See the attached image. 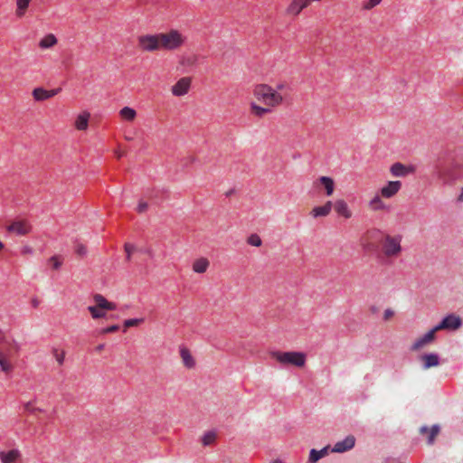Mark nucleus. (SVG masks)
<instances>
[{
  "label": "nucleus",
  "mask_w": 463,
  "mask_h": 463,
  "mask_svg": "<svg viewBox=\"0 0 463 463\" xmlns=\"http://www.w3.org/2000/svg\"><path fill=\"white\" fill-rule=\"evenodd\" d=\"M20 344L0 330V372L9 376L14 371L20 356Z\"/></svg>",
  "instance_id": "nucleus-1"
},
{
  "label": "nucleus",
  "mask_w": 463,
  "mask_h": 463,
  "mask_svg": "<svg viewBox=\"0 0 463 463\" xmlns=\"http://www.w3.org/2000/svg\"><path fill=\"white\" fill-rule=\"evenodd\" d=\"M287 87L288 84L285 81L279 82L275 87L267 83H259L254 86L252 93L259 102L274 109L283 104L285 100L283 91Z\"/></svg>",
  "instance_id": "nucleus-2"
},
{
  "label": "nucleus",
  "mask_w": 463,
  "mask_h": 463,
  "mask_svg": "<svg viewBox=\"0 0 463 463\" xmlns=\"http://www.w3.org/2000/svg\"><path fill=\"white\" fill-rule=\"evenodd\" d=\"M161 52L181 50L187 43V36L179 29L170 28L159 33Z\"/></svg>",
  "instance_id": "nucleus-3"
},
{
  "label": "nucleus",
  "mask_w": 463,
  "mask_h": 463,
  "mask_svg": "<svg viewBox=\"0 0 463 463\" xmlns=\"http://www.w3.org/2000/svg\"><path fill=\"white\" fill-rule=\"evenodd\" d=\"M402 236L401 234L384 233L380 241V252L386 260L398 259L402 253Z\"/></svg>",
  "instance_id": "nucleus-4"
},
{
  "label": "nucleus",
  "mask_w": 463,
  "mask_h": 463,
  "mask_svg": "<svg viewBox=\"0 0 463 463\" xmlns=\"http://www.w3.org/2000/svg\"><path fill=\"white\" fill-rule=\"evenodd\" d=\"M270 356L284 366L292 365L295 367H303L307 362V354L298 351H272L270 352Z\"/></svg>",
  "instance_id": "nucleus-5"
},
{
  "label": "nucleus",
  "mask_w": 463,
  "mask_h": 463,
  "mask_svg": "<svg viewBox=\"0 0 463 463\" xmlns=\"http://www.w3.org/2000/svg\"><path fill=\"white\" fill-rule=\"evenodd\" d=\"M93 300L95 305L88 307V310L93 319L103 318L106 316V311L115 310L117 308L115 303L109 302L101 294H95Z\"/></svg>",
  "instance_id": "nucleus-6"
},
{
  "label": "nucleus",
  "mask_w": 463,
  "mask_h": 463,
  "mask_svg": "<svg viewBox=\"0 0 463 463\" xmlns=\"http://www.w3.org/2000/svg\"><path fill=\"white\" fill-rule=\"evenodd\" d=\"M137 47L143 52H161L159 33H144L137 38Z\"/></svg>",
  "instance_id": "nucleus-7"
},
{
  "label": "nucleus",
  "mask_w": 463,
  "mask_h": 463,
  "mask_svg": "<svg viewBox=\"0 0 463 463\" xmlns=\"http://www.w3.org/2000/svg\"><path fill=\"white\" fill-rule=\"evenodd\" d=\"M8 232L14 233L19 236H24L31 232L32 226L27 220L18 219L12 222L7 227Z\"/></svg>",
  "instance_id": "nucleus-8"
},
{
  "label": "nucleus",
  "mask_w": 463,
  "mask_h": 463,
  "mask_svg": "<svg viewBox=\"0 0 463 463\" xmlns=\"http://www.w3.org/2000/svg\"><path fill=\"white\" fill-rule=\"evenodd\" d=\"M461 326V319L456 315H449L442 321L434 326V331L439 330H456Z\"/></svg>",
  "instance_id": "nucleus-9"
},
{
  "label": "nucleus",
  "mask_w": 463,
  "mask_h": 463,
  "mask_svg": "<svg viewBox=\"0 0 463 463\" xmlns=\"http://www.w3.org/2000/svg\"><path fill=\"white\" fill-rule=\"evenodd\" d=\"M416 167L412 165H404L400 162L394 163L390 167V173L393 177H406L414 174Z\"/></svg>",
  "instance_id": "nucleus-10"
},
{
  "label": "nucleus",
  "mask_w": 463,
  "mask_h": 463,
  "mask_svg": "<svg viewBox=\"0 0 463 463\" xmlns=\"http://www.w3.org/2000/svg\"><path fill=\"white\" fill-rule=\"evenodd\" d=\"M402 184L401 181H388L381 189L379 194L385 199L394 197L402 189Z\"/></svg>",
  "instance_id": "nucleus-11"
},
{
  "label": "nucleus",
  "mask_w": 463,
  "mask_h": 463,
  "mask_svg": "<svg viewBox=\"0 0 463 463\" xmlns=\"http://www.w3.org/2000/svg\"><path fill=\"white\" fill-rule=\"evenodd\" d=\"M384 199L379 193L375 194L367 203L369 210L372 212H389L391 207L384 202Z\"/></svg>",
  "instance_id": "nucleus-12"
},
{
  "label": "nucleus",
  "mask_w": 463,
  "mask_h": 463,
  "mask_svg": "<svg viewBox=\"0 0 463 463\" xmlns=\"http://www.w3.org/2000/svg\"><path fill=\"white\" fill-rule=\"evenodd\" d=\"M192 80L189 77H183L171 88V92L175 97L184 96L188 93Z\"/></svg>",
  "instance_id": "nucleus-13"
},
{
  "label": "nucleus",
  "mask_w": 463,
  "mask_h": 463,
  "mask_svg": "<svg viewBox=\"0 0 463 463\" xmlns=\"http://www.w3.org/2000/svg\"><path fill=\"white\" fill-rule=\"evenodd\" d=\"M436 175L443 184L447 185L454 184L457 179L456 174L453 170L444 166L437 167Z\"/></svg>",
  "instance_id": "nucleus-14"
},
{
  "label": "nucleus",
  "mask_w": 463,
  "mask_h": 463,
  "mask_svg": "<svg viewBox=\"0 0 463 463\" xmlns=\"http://www.w3.org/2000/svg\"><path fill=\"white\" fill-rule=\"evenodd\" d=\"M335 213L345 219H350L353 216V212L345 199L339 198L333 202V207Z\"/></svg>",
  "instance_id": "nucleus-15"
},
{
  "label": "nucleus",
  "mask_w": 463,
  "mask_h": 463,
  "mask_svg": "<svg viewBox=\"0 0 463 463\" xmlns=\"http://www.w3.org/2000/svg\"><path fill=\"white\" fill-rule=\"evenodd\" d=\"M355 445V438L353 435H348L345 439L337 441L333 449L332 452L344 453L352 449Z\"/></svg>",
  "instance_id": "nucleus-16"
},
{
  "label": "nucleus",
  "mask_w": 463,
  "mask_h": 463,
  "mask_svg": "<svg viewBox=\"0 0 463 463\" xmlns=\"http://www.w3.org/2000/svg\"><path fill=\"white\" fill-rule=\"evenodd\" d=\"M437 331H434V327L430 330L427 334L424 335L417 338L413 345H411V349L412 351H419L430 343H431L435 339V335Z\"/></svg>",
  "instance_id": "nucleus-17"
},
{
  "label": "nucleus",
  "mask_w": 463,
  "mask_h": 463,
  "mask_svg": "<svg viewBox=\"0 0 463 463\" xmlns=\"http://www.w3.org/2000/svg\"><path fill=\"white\" fill-rule=\"evenodd\" d=\"M333 207L332 201H326L323 205L314 207L309 214L312 218L317 219L322 217H326L330 214Z\"/></svg>",
  "instance_id": "nucleus-18"
},
{
  "label": "nucleus",
  "mask_w": 463,
  "mask_h": 463,
  "mask_svg": "<svg viewBox=\"0 0 463 463\" xmlns=\"http://www.w3.org/2000/svg\"><path fill=\"white\" fill-rule=\"evenodd\" d=\"M179 354L182 364L185 368L193 369L195 367V359L188 348L182 346L179 350Z\"/></svg>",
  "instance_id": "nucleus-19"
},
{
  "label": "nucleus",
  "mask_w": 463,
  "mask_h": 463,
  "mask_svg": "<svg viewBox=\"0 0 463 463\" xmlns=\"http://www.w3.org/2000/svg\"><path fill=\"white\" fill-rule=\"evenodd\" d=\"M316 184L323 186L325 193L327 196L333 195L335 192V181L329 176H320L317 179Z\"/></svg>",
  "instance_id": "nucleus-20"
},
{
  "label": "nucleus",
  "mask_w": 463,
  "mask_h": 463,
  "mask_svg": "<svg viewBox=\"0 0 463 463\" xmlns=\"http://www.w3.org/2000/svg\"><path fill=\"white\" fill-rule=\"evenodd\" d=\"M272 109L269 106L263 105L260 106L256 102H251L250 104V112L252 116L257 118H263L264 116L272 112Z\"/></svg>",
  "instance_id": "nucleus-21"
},
{
  "label": "nucleus",
  "mask_w": 463,
  "mask_h": 463,
  "mask_svg": "<svg viewBox=\"0 0 463 463\" xmlns=\"http://www.w3.org/2000/svg\"><path fill=\"white\" fill-rule=\"evenodd\" d=\"M209 267L210 261L207 258L204 257L194 260L192 265L193 271L198 274L206 272Z\"/></svg>",
  "instance_id": "nucleus-22"
},
{
  "label": "nucleus",
  "mask_w": 463,
  "mask_h": 463,
  "mask_svg": "<svg viewBox=\"0 0 463 463\" xmlns=\"http://www.w3.org/2000/svg\"><path fill=\"white\" fill-rule=\"evenodd\" d=\"M420 433L422 435L428 434V444L431 445L433 444L435 438L439 433V426L433 425L430 430L428 427L423 426L420 429Z\"/></svg>",
  "instance_id": "nucleus-23"
},
{
  "label": "nucleus",
  "mask_w": 463,
  "mask_h": 463,
  "mask_svg": "<svg viewBox=\"0 0 463 463\" xmlns=\"http://www.w3.org/2000/svg\"><path fill=\"white\" fill-rule=\"evenodd\" d=\"M120 118L127 122H133L137 118V111L133 108L124 107L118 111Z\"/></svg>",
  "instance_id": "nucleus-24"
},
{
  "label": "nucleus",
  "mask_w": 463,
  "mask_h": 463,
  "mask_svg": "<svg viewBox=\"0 0 463 463\" xmlns=\"http://www.w3.org/2000/svg\"><path fill=\"white\" fill-rule=\"evenodd\" d=\"M90 118V114L89 112H82L77 116L75 120V128L78 130H86L89 126V119Z\"/></svg>",
  "instance_id": "nucleus-25"
},
{
  "label": "nucleus",
  "mask_w": 463,
  "mask_h": 463,
  "mask_svg": "<svg viewBox=\"0 0 463 463\" xmlns=\"http://www.w3.org/2000/svg\"><path fill=\"white\" fill-rule=\"evenodd\" d=\"M58 43L56 36L53 33H48L43 37L39 42V47L43 50L50 49L55 46Z\"/></svg>",
  "instance_id": "nucleus-26"
},
{
  "label": "nucleus",
  "mask_w": 463,
  "mask_h": 463,
  "mask_svg": "<svg viewBox=\"0 0 463 463\" xmlns=\"http://www.w3.org/2000/svg\"><path fill=\"white\" fill-rule=\"evenodd\" d=\"M20 457V453L17 449H12L8 452H0V459L2 463H15Z\"/></svg>",
  "instance_id": "nucleus-27"
},
{
  "label": "nucleus",
  "mask_w": 463,
  "mask_h": 463,
  "mask_svg": "<svg viewBox=\"0 0 463 463\" xmlns=\"http://www.w3.org/2000/svg\"><path fill=\"white\" fill-rule=\"evenodd\" d=\"M32 0H15V15L22 18L25 15Z\"/></svg>",
  "instance_id": "nucleus-28"
},
{
  "label": "nucleus",
  "mask_w": 463,
  "mask_h": 463,
  "mask_svg": "<svg viewBox=\"0 0 463 463\" xmlns=\"http://www.w3.org/2000/svg\"><path fill=\"white\" fill-rule=\"evenodd\" d=\"M424 369L439 365V356L435 354H428L421 356Z\"/></svg>",
  "instance_id": "nucleus-29"
},
{
  "label": "nucleus",
  "mask_w": 463,
  "mask_h": 463,
  "mask_svg": "<svg viewBox=\"0 0 463 463\" xmlns=\"http://www.w3.org/2000/svg\"><path fill=\"white\" fill-rule=\"evenodd\" d=\"M198 56L196 54H183L180 57L179 64L183 67H193L196 65Z\"/></svg>",
  "instance_id": "nucleus-30"
},
{
  "label": "nucleus",
  "mask_w": 463,
  "mask_h": 463,
  "mask_svg": "<svg viewBox=\"0 0 463 463\" xmlns=\"http://www.w3.org/2000/svg\"><path fill=\"white\" fill-rule=\"evenodd\" d=\"M327 453H328L327 447H326L320 450H317V449H313L310 450L308 461H309V463H316L320 458L326 457L327 455Z\"/></svg>",
  "instance_id": "nucleus-31"
},
{
  "label": "nucleus",
  "mask_w": 463,
  "mask_h": 463,
  "mask_svg": "<svg viewBox=\"0 0 463 463\" xmlns=\"http://www.w3.org/2000/svg\"><path fill=\"white\" fill-rule=\"evenodd\" d=\"M216 439H217V433L213 430H211V431L205 432L203 435L201 441L203 446H211L215 442Z\"/></svg>",
  "instance_id": "nucleus-32"
},
{
  "label": "nucleus",
  "mask_w": 463,
  "mask_h": 463,
  "mask_svg": "<svg viewBox=\"0 0 463 463\" xmlns=\"http://www.w3.org/2000/svg\"><path fill=\"white\" fill-rule=\"evenodd\" d=\"M32 95H33V98L36 101H44V100L49 99L48 94H47V90L41 88V87L35 88L33 90Z\"/></svg>",
  "instance_id": "nucleus-33"
},
{
  "label": "nucleus",
  "mask_w": 463,
  "mask_h": 463,
  "mask_svg": "<svg viewBox=\"0 0 463 463\" xmlns=\"http://www.w3.org/2000/svg\"><path fill=\"white\" fill-rule=\"evenodd\" d=\"M52 354L55 361L57 362L59 366L63 365L64 360H65V351L58 348V347H52Z\"/></svg>",
  "instance_id": "nucleus-34"
},
{
  "label": "nucleus",
  "mask_w": 463,
  "mask_h": 463,
  "mask_svg": "<svg viewBox=\"0 0 463 463\" xmlns=\"http://www.w3.org/2000/svg\"><path fill=\"white\" fill-rule=\"evenodd\" d=\"M247 242L254 247H260L262 244L260 237L256 233L250 235L247 239Z\"/></svg>",
  "instance_id": "nucleus-35"
},
{
  "label": "nucleus",
  "mask_w": 463,
  "mask_h": 463,
  "mask_svg": "<svg viewBox=\"0 0 463 463\" xmlns=\"http://www.w3.org/2000/svg\"><path fill=\"white\" fill-rule=\"evenodd\" d=\"M34 401H29L24 404V409L25 411L30 413L42 412L40 408L35 407Z\"/></svg>",
  "instance_id": "nucleus-36"
},
{
  "label": "nucleus",
  "mask_w": 463,
  "mask_h": 463,
  "mask_svg": "<svg viewBox=\"0 0 463 463\" xmlns=\"http://www.w3.org/2000/svg\"><path fill=\"white\" fill-rule=\"evenodd\" d=\"M145 321L144 318H131L124 321L125 329L131 326H137Z\"/></svg>",
  "instance_id": "nucleus-37"
},
{
  "label": "nucleus",
  "mask_w": 463,
  "mask_h": 463,
  "mask_svg": "<svg viewBox=\"0 0 463 463\" xmlns=\"http://www.w3.org/2000/svg\"><path fill=\"white\" fill-rule=\"evenodd\" d=\"M381 2L382 0H368L367 2L364 3L363 8L364 10H371L376 5H378Z\"/></svg>",
  "instance_id": "nucleus-38"
},
{
  "label": "nucleus",
  "mask_w": 463,
  "mask_h": 463,
  "mask_svg": "<svg viewBox=\"0 0 463 463\" xmlns=\"http://www.w3.org/2000/svg\"><path fill=\"white\" fill-rule=\"evenodd\" d=\"M136 248L133 244L126 243L125 244V251L127 253L128 260H130L131 254L135 251Z\"/></svg>",
  "instance_id": "nucleus-39"
},
{
  "label": "nucleus",
  "mask_w": 463,
  "mask_h": 463,
  "mask_svg": "<svg viewBox=\"0 0 463 463\" xmlns=\"http://www.w3.org/2000/svg\"><path fill=\"white\" fill-rule=\"evenodd\" d=\"M119 326L118 325H113V326H110L109 327H106V328H103L100 333L101 334H110V333H114V332H117L118 330Z\"/></svg>",
  "instance_id": "nucleus-40"
},
{
  "label": "nucleus",
  "mask_w": 463,
  "mask_h": 463,
  "mask_svg": "<svg viewBox=\"0 0 463 463\" xmlns=\"http://www.w3.org/2000/svg\"><path fill=\"white\" fill-rule=\"evenodd\" d=\"M75 251L79 256H84L87 253V249L82 244H78L75 248Z\"/></svg>",
  "instance_id": "nucleus-41"
},
{
  "label": "nucleus",
  "mask_w": 463,
  "mask_h": 463,
  "mask_svg": "<svg viewBox=\"0 0 463 463\" xmlns=\"http://www.w3.org/2000/svg\"><path fill=\"white\" fill-rule=\"evenodd\" d=\"M148 208V203L146 202H143V201H140L137 204V211L138 213H144L147 210Z\"/></svg>",
  "instance_id": "nucleus-42"
},
{
  "label": "nucleus",
  "mask_w": 463,
  "mask_h": 463,
  "mask_svg": "<svg viewBox=\"0 0 463 463\" xmlns=\"http://www.w3.org/2000/svg\"><path fill=\"white\" fill-rule=\"evenodd\" d=\"M393 316H394V311L392 310L391 308H387L383 312V319L385 321L390 320Z\"/></svg>",
  "instance_id": "nucleus-43"
},
{
  "label": "nucleus",
  "mask_w": 463,
  "mask_h": 463,
  "mask_svg": "<svg viewBox=\"0 0 463 463\" xmlns=\"http://www.w3.org/2000/svg\"><path fill=\"white\" fill-rule=\"evenodd\" d=\"M33 248H32L31 246H29V245H24V246H23V248H22V250H21V253H22L23 255H31V254H33Z\"/></svg>",
  "instance_id": "nucleus-44"
},
{
  "label": "nucleus",
  "mask_w": 463,
  "mask_h": 463,
  "mask_svg": "<svg viewBox=\"0 0 463 463\" xmlns=\"http://www.w3.org/2000/svg\"><path fill=\"white\" fill-rule=\"evenodd\" d=\"M50 261L52 262L54 269H58L61 265V262L58 260L57 257H52Z\"/></svg>",
  "instance_id": "nucleus-45"
},
{
  "label": "nucleus",
  "mask_w": 463,
  "mask_h": 463,
  "mask_svg": "<svg viewBox=\"0 0 463 463\" xmlns=\"http://www.w3.org/2000/svg\"><path fill=\"white\" fill-rule=\"evenodd\" d=\"M61 91L60 88L53 89V90H47L48 98L51 99L54 96H56Z\"/></svg>",
  "instance_id": "nucleus-46"
},
{
  "label": "nucleus",
  "mask_w": 463,
  "mask_h": 463,
  "mask_svg": "<svg viewBox=\"0 0 463 463\" xmlns=\"http://www.w3.org/2000/svg\"><path fill=\"white\" fill-rule=\"evenodd\" d=\"M41 303H42V301H41V299H40V298H33L31 299V305H32V307H33V308H38V307H39V306L41 305Z\"/></svg>",
  "instance_id": "nucleus-47"
},
{
  "label": "nucleus",
  "mask_w": 463,
  "mask_h": 463,
  "mask_svg": "<svg viewBox=\"0 0 463 463\" xmlns=\"http://www.w3.org/2000/svg\"><path fill=\"white\" fill-rule=\"evenodd\" d=\"M458 201L463 203V186L460 188L459 194L458 195Z\"/></svg>",
  "instance_id": "nucleus-48"
},
{
  "label": "nucleus",
  "mask_w": 463,
  "mask_h": 463,
  "mask_svg": "<svg viewBox=\"0 0 463 463\" xmlns=\"http://www.w3.org/2000/svg\"><path fill=\"white\" fill-rule=\"evenodd\" d=\"M104 346H105V345H104L103 344H100V345H99L96 347V350H97L98 352H101V351L104 349Z\"/></svg>",
  "instance_id": "nucleus-49"
},
{
  "label": "nucleus",
  "mask_w": 463,
  "mask_h": 463,
  "mask_svg": "<svg viewBox=\"0 0 463 463\" xmlns=\"http://www.w3.org/2000/svg\"><path fill=\"white\" fill-rule=\"evenodd\" d=\"M116 156H117L118 158H120L121 156H124V153L120 152V151H116Z\"/></svg>",
  "instance_id": "nucleus-50"
},
{
  "label": "nucleus",
  "mask_w": 463,
  "mask_h": 463,
  "mask_svg": "<svg viewBox=\"0 0 463 463\" xmlns=\"http://www.w3.org/2000/svg\"><path fill=\"white\" fill-rule=\"evenodd\" d=\"M4 249V244L0 241V251Z\"/></svg>",
  "instance_id": "nucleus-51"
},
{
  "label": "nucleus",
  "mask_w": 463,
  "mask_h": 463,
  "mask_svg": "<svg viewBox=\"0 0 463 463\" xmlns=\"http://www.w3.org/2000/svg\"><path fill=\"white\" fill-rule=\"evenodd\" d=\"M271 463H282V462H281V461H279V460H276V461H273V462H271Z\"/></svg>",
  "instance_id": "nucleus-52"
}]
</instances>
